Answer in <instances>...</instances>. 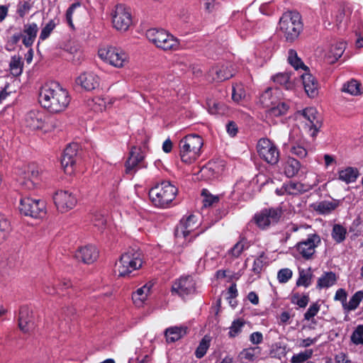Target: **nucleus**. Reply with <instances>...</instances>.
Wrapping results in <instances>:
<instances>
[{
	"instance_id": "obj_22",
	"label": "nucleus",
	"mask_w": 363,
	"mask_h": 363,
	"mask_svg": "<svg viewBox=\"0 0 363 363\" xmlns=\"http://www.w3.org/2000/svg\"><path fill=\"white\" fill-rule=\"evenodd\" d=\"M99 252L94 245H86L80 247L74 255L77 259L85 264H91L96 260Z\"/></svg>"
},
{
	"instance_id": "obj_54",
	"label": "nucleus",
	"mask_w": 363,
	"mask_h": 363,
	"mask_svg": "<svg viewBox=\"0 0 363 363\" xmlns=\"http://www.w3.org/2000/svg\"><path fill=\"white\" fill-rule=\"evenodd\" d=\"M9 230V221L6 218L0 215V242L6 238Z\"/></svg>"
},
{
	"instance_id": "obj_25",
	"label": "nucleus",
	"mask_w": 363,
	"mask_h": 363,
	"mask_svg": "<svg viewBox=\"0 0 363 363\" xmlns=\"http://www.w3.org/2000/svg\"><path fill=\"white\" fill-rule=\"evenodd\" d=\"M144 159V154L140 148L133 147L130 152V156L125 164V172L131 174L135 168Z\"/></svg>"
},
{
	"instance_id": "obj_14",
	"label": "nucleus",
	"mask_w": 363,
	"mask_h": 363,
	"mask_svg": "<svg viewBox=\"0 0 363 363\" xmlns=\"http://www.w3.org/2000/svg\"><path fill=\"white\" fill-rule=\"evenodd\" d=\"M321 240L317 234H310L308 238L296 244L297 252L306 259L312 257L315 252V248L320 244Z\"/></svg>"
},
{
	"instance_id": "obj_36",
	"label": "nucleus",
	"mask_w": 363,
	"mask_h": 363,
	"mask_svg": "<svg viewBox=\"0 0 363 363\" xmlns=\"http://www.w3.org/2000/svg\"><path fill=\"white\" fill-rule=\"evenodd\" d=\"M301 169V163L293 157H288L284 166V173L288 177L296 176Z\"/></svg>"
},
{
	"instance_id": "obj_26",
	"label": "nucleus",
	"mask_w": 363,
	"mask_h": 363,
	"mask_svg": "<svg viewBox=\"0 0 363 363\" xmlns=\"http://www.w3.org/2000/svg\"><path fill=\"white\" fill-rule=\"evenodd\" d=\"M152 286V284L151 283H147L133 293L132 299L137 307L143 306L150 294Z\"/></svg>"
},
{
	"instance_id": "obj_60",
	"label": "nucleus",
	"mask_w": 363,
	"mask_h": 363,
	"mask_svg": "<svg viewBox=\"0 0 363 363\" xmlns=\"http://www.w3.org/2000/svg\"><path fill=\"white\" fill-rule=\"evenodd\" d=\"M79 4H72L69 9H67L66 12V20L69 26L72 28H73V23H72V13L74 11V9L79 6Z\"/></svg>"
},
{
	"instance_id": "obj_61",
	"label": "nucleus",
	"mask_w": 363,
	"mask_h": 363,
	"mask_svg": "<svg viewBox=\"0 0 363 363\" xmlns=\"http://www.w3.org/2000/svg\"><path fill=\"white\" fill-rule=\"evenodd\" d=\"M263 340V335L260 332H254L250 335V341L254 345L260 344Z\"/></svg>"
},
{
	"instance_id": "obj_38",
	"label": "nucleus",
	"mask_w": 363,
	"mask_h": 363,
	"mask_svg": "<svg viewBox=\"0 0 363 363\" xmlns=\"http://www.w3.org/2000/svg\"><path fill=\"white\" fill-rule=\"evenodd\" d=\"M261 351H262L261 348L258 346L250 347L244 349L240 353L239 356L241 359H245L247 361H253L260 355Z\"/></svg>"
},
{
	"instance_id": "obj_30",
	"label": "nucleus",
	"mask_w": 363,
	"mask_h": 363,
	"mask_svg": "<svg viewBox=\"0 0 363 363\" xmlns=\"http://www.w3.org/2000/svg\"><path fill=\"white\" fill-rule=\"evenodd\" d=\"M279 91L277 89L269 88L265 90L261 95L259 101L262 106L267 108L272 106L273 104L277 103L280 99L278 95Z\"/></svg>"
},
{
	"instance_id": "obj_3",
	"label": "nucleus",
	"mask_w": 363,
	"mask_h": 363,
	"mask_svg": "<svg viewBox=\"0 0 363 363\" xmlns=\"http://www.w3.org/2000/svg\"><path fill=\"white\" fill-rule=\"evenodd\" d=\"M178 189L168 181L155 185L150 190L149 196L155 206L166 208L174 199Z\"/></svg>"
},
{
	"instance_id": "obj_62",
	"label": "nucleus",
	"mask_w": 363,
	"mask_h": 363,
	"mask_svg": "<svg viewBox=\"0 0 363 363\" xmlns=\"http://www.w3.org/2000/svg\"><path fill=\"white\" fill-rule=\"evenodd\" d=\"M293 301L299 307L305 308L308 303L309 298L306 296H303L301 297H294Z\"/></svg>"
},
{
	"instance_id": "obj_49",
	"label": "nucleus",
	"mask_w": 363,
	"mask_h": 363,
	"mask_svg": "<svg viewBox=\"0 0 363 363\" xmlns=\"http://www.w3.org/2000/svg\"><path fill=\"white\" fill-rule=\"evenodd\" d=\"M210 346V339L205 336L201 341L199 343V345L198 346L195 354L197 358H201L203 357L208 349Z\"/></svg>"
},
{
	"instance_id": "obj_27",
	"label": "nucleus",
	"mask_w": 363,
	"mask_h": 363,
	"mask_svg": "<svg viewBox=\"0 0 363 363\" xmlns=\"http://www.w3.org/2000/svg\"><path fill=\"white\" fill-rule=\"evenodd\" d=\"M301 79L304 89L310 97H314L318 94V84L315 77L310 73L306 72L301 74Z\"/></svg>"
},
{
	"instance_id": "obj_8",
	"label": "nucleus",
	"mask_w": 363,
	"mask_h": 363,
	"mask_svg": "<svg viewBox=\"0 0 363 363\" xmlns=\"http://www.w3.org/2000/svg\"><path fill=\"white\" fill-rule=\"evenodd\" d=\"M142 266L140 254L138 251L131 249L123 253L116 264L118 275L123 277Z\"/></svg>"
},
{
	"instance_id": "obj_39",
	"label": "nucleus",
	"mask_w": 363,
	"mask_h": 363,
	"mask_svg": "<svg viewBox=\"0 0 363 363\" xmlns=\"http://www.w3.org/2000/svg\"><path fill=\"white\" fill-rule=\"evenodd\" d=\"M342 91L352 96H357L362 94L360 84L354 79L345 83L342 87Z\"/></svg>"
},
{
	"instance_id": "obj_31",
	"label": "nucleus",
	"mask_w": 363,
	"mask_h": 363,
	"mask_svg": "<svg viewBox=\"0 0 363 363\" xmlns=\"http://www.w3.org/2000/svg\"><path fill=\"white\" fill-rule=\"evenodd\" d=\"M306 190L307 187L304 184L299 182H291L285 184L281 189H277V193L278 195H281L284 192L291 195H296Z\"/></svg>"
},
{
	"instance_id": "obj_21",
	"label": "nucleus",
	"mask_w": 363,
	"mask_h": 363,
	"mask_svg": "<svg viewBox=\"0 0 363 363\" xmlns=\"http://www.w3.org/2000/svg\"><path fill=\"white\" fill-rule=\"evenodd\" d=\"M224 163L223 161H211L203 167L200 173L205 179H210L217 177L224 170Z\"/></svg>"
},
{
	"instance_id": "obj_52",
	"label": "nucleus",
	"mask_w": 363,
	"mask_h": 363,
	"mask_svg": "<svg viewBox=\"0 0 363 363\" xmlns=\"http://www.w3.org/2000/svg\"><path fill=\"white\" fill-rule=\"evenodd\" d=\"M351 341L354 345H363V325H359L351 335Z\"/></svg>"
},
{
	"instance_id": "obj_46",
	"label": "nucleus",
	"mask_w": 363,
	"mask_h": 363,
	"mask_svg": "<svg viewBox=\"0 0 363 363\" xmlns=\"http://www.w3.org/2000/svg\"><path fill=\"white\" fill-rule=\"evenodd\" d=\"M203 196V203L205 207H210L218 203L219 197L211 194L208 191L203 189L201 194Z\"/></svg>"
},
{
	"instance_id": "obj_40",
	"label": "nucleus",
	"mask_w": 363,
	"mask_h": 363,
	"mask_svg": "<svg viewBox=\"0 0 363 363\" xmlns=\"http://www.w3.org/2000/svg\"><path fill=\"white\" fill-rule=\"evenodd\" d=\"M347 229L340 224H335L333 227L332 238L337 243H341L345 240Z\"/></svg>"
},
{
	"instance_id": "obj_41",
	"label": "nucleus",
	"mask_w": 363,
	"mask_h": 363,
	"mask_svg": "<svg viewBox=\"0 0 363 363\" xmlns=\"http://www.w3.org/2000/svg\"><path fill=\"white\" fill-rule=\"evenodd\" d=\"M208 110L211 114L224 115L227 113V106L220 102L208 101Z\"/></svg>"
},
{
	"instance_id": "obj_28",
	"label": "nucleus",
	"mask_w": 363,
	"mask_h": 363,
	"mask_svg": "<svg viewBox=\"0 0 363 363\" xmlns=\"http://www.w3.org/2000/svg\"><path fill=\"white\" fill-rule=\"evenodd\" d=\"M38 31V25L35 23H26L23 26V43L26 47L31 46L37 36Z\"/></svg>"
},
{
	"instance_id": "obj_1",
	"label": "nucleus",
	"mask_w": 363,
	"mask_h": 363,
	"mask_svg": "<svg viewBox=\"0 0 363 363\" xmlns=\"http://www.w3.org/2000/svg\"><path fill=\"white\" fill-rule=\"evenodd\" d=\"M39 102L51 113H60L66 109L70 97L66 89L59 84L52 82L43 86L39 94Z\"/></svg>"
},
{
	"instance_id": "obj_45",
	"label": "nucleus",
	"mask_w": 363,
	"mask_h": 363,
	"mask_svg": "<svg viewBox=\"0 0 363 363\" xmlns=\"http://www.w3.org/2000/svg\"><path fill=\"white\" fill-rule=\"evenodd\" d=\"M313 350H306L303 352H299L292 356L291 359V363H303L309 359L313 355Z\"/></svg>"
},
{
	"instance_id": "obj_48",
	"label": "nucleus",
	"mask_w": 363,
	"mask_h": 363,
	"mask_svg": "<svg viewBox=\"0 0 363 363\" xmlns=\"http://www.w3.org/2000/svg\"><path fill=\"white\" fill-rule=\"evenodd\" d=\"M248 247L245 240H242L238 242L233 248L229 250V255L233 257H238L241 253Z\"/></svg>"
},
{
	"instance_id": "obj_63",
	"label": "nucleus",
	"mask_w": 363,
	"mask_h": 363,
	"mask_svg": "<svg viewBox=\"0 0 363 363\" xmlns=\"http://www.w3.org/2000/svg\"><path fill=\"white\" fill-rule=\"evenodd\" d=\"M263 267V255H260L259 257L255 259L252 269L255 273H259Z\"/></svg>"
},
{
	"instance_id": "obj_51",
	"label": "nucleus",
	"mask_w": 363,
	"mask_h": 363,
	"mask_svg": "<svg viewBox=\"0 0 363 363\" xmlns=\"http://www.w3.org/2000/svg\"><path fill=\"white\" fill-rule=\"evenodd\" d=\"M245 97V91L242 85L233 86L232 99L235 103L240 102Z\"/></svg>"
},
{
	"instance_id": "obj_35",
	"label": "nucleus",
	"mask_w": 363,
	"mask_h": 363,
	"mask_svg": "<svg viewBox=\"0 0 363 363\" xmlns=\"http://www.w3.org/2000/svg\"><path fill=\"white\" fill-rule=\"evenodd\" d=\"M288 109V104L280 99L277 103L273 104L272 106H269L267 112L270 116L278 117L286 114Z\"/></svg>"
},
{
	"instance_id": "obj_18",
	"label": "nucleus",
	"mask_w": 363,
	"mask_h": 363,
	"mask_svg": "<svg viewBox=\"0 0 363 363\" xmlns=\"http://www.w3.org/2000/svg\"><path fill=\"white\" fill-rule=\"evenodd\" d=\"M172 290L180 296L193 294L196 291L195 281L190 276L182 277L173 284Z\"/></svg>"
},
{
	"instance_id": "obj_56",
	"label": "nucleus",
	"mask_w": 363,
	"mask_h": 363,
	"mask_svg": "<svg viewBox=\"0 0 363 363\" xmlns=\"http://www.w3.org/2000/svg\"><path fill=\"white\" fill-rule=\"evenodd\" d=\"M291 152L299 158H304L308 154L306 149L300 145H293L291 147Z\"/></svg>"
},
{
	"instance_id": "obj_13",
	"label": "nucleus",
	"mask_w": 363,
	"mask_h": 363,
	"mask_svg": "<svg viewBox=\"0 0 363 363\" xmlns=\"http://www.w3.org/2000/svg\"><path fill=\"white\" fill-rule=\"evenodd\" d=\"M53 200L57 210L61 213L72 209L77 202L75 195L67 190L56 191L53 196Z\"/></svg>"
},
{
	"instance_id": "obj_6",
	"label": "nucleus",
	"mask_w": 363,
	"mask_h": 363,
	"mask_svg": "<svg viewBox=\"0 0 363 363\" xmlns=\"http://www.w3.org/2000/svg\"><path fill=\"white\" fill-rule=\"evenodd\" d=\"M296 118L300 121V130L303 135L314 138L320 126L317 117V111L312 107L306 108L296 113Z\"/></svg>"
},
{
	"instance_id": "obj_7",
	"label": "nucleus",
	"mask_w": 363,
	"mask_h": 363,
	"mask_svg": "<svg viewBox=\"0 0 363 363\" xmlns=\"http://www.w3.org/2000/svg\"><path fill=\"white\" fill-rule=\"evenodd\" d=\"M99 57L116 68L124 67L129 62V56L120 48L105 46L99 50Z\"/></svg>"
},
{
	"instance_id": "obj_4",
	"label": "nucleus",
	"mask_w": 363,
	"mask_h": 363,
	"mask_svg": "<svg viewBox=\"0 0 363 363\" xmlns=\"http://www.w3.org/2000/svg\"><path fill=\"white\" fill-rule=\"evenodd\" d=\"M279 28L286 40L294 41L302 29L301 17L296 12H286L280 18Z\"/></svg>"
},
{
	"instance_id": "obj_50",
	"label": "nucleus",
	"mask_w": 363,
	"mask_h": 363,
	"mask_svg": "<svg viewBox=\"0 0 363 363\" xmlns=\"http://www.w3.org/2000/svg\"><path fill=\"white\" fill-rule=\"evenodd\" d=\"M244 325L245 322L242 319H237L234 320L229 328V336L230 337H235L240 334Z\"/></svg>"
},
{
	"instance_id": "obj_33",
	"label": "nucleus",
	"mask_w": 363,
	"mask_h": 363,
	"mask_svg": "<svg viewBox=\"0 0 363 363\" xmlns=\"http://www.w3.org/2000/svg\"><path fill=\"white\" fill-rule=\"evenodd\" d=\"M186 327H171L165 330V337L167 342H174L186 334Z\"/></svg>"
},
{
	"instance_id": "obj_34",
	"label": "nucleus",
	"mask_w": 363,
	"mask_h": 363,
	"mask_svg": "<svg viewBox=\"0 0 363 363\" xmlns=\"http://www.w3.org/2000/svg\"><path fill=\"white\" fill-rule=\"evenodd\" d=\"M359 176L357 169L347 167L338 172V179L346 184L354 182Z\"/></svg>"
},
{
	"instance_id": "obj_19",
	"label": "nucleus",
	"mask_w": 363,
	"mask_h": 363,
	"mask_svg": "<svg viewBox=\"0 0 363 363\" xmlns=\"http://www.w3.org/2000/svg\"><path fill=\"white\" fill-rule=\"evenodd\" d=\"M235 73V69L230 63L216 66L209 71L212 79L216 82L229 79L234 76Z\"/></svg>"
},
{
	"instance_id": "obj_42",
	"label": "nucleus",
	"mask_w": 363,
	"mask_h": 363,
	"mask_svg": "<svg viewBox=\"0 0 363 363\" xmlns=\"http://www.w3.org/2000/svg\"><path fill=\"white\" fill-rule=\"evenodd\" d=\"M362 299L363 291H358L352 296L348 303L346 302V306H345L344 308L349 311H354L358 307L359 303L362 301Z\"/></svg>"
},
{
	"instance_id": "obj_11",
	"label": "nucleus",
	"mask_w": 363,
	"mask_h": 363,
	"mask_svg": "<svg viewBox=\"0 0 363 363\" xmlns=\"http://www.w3.org/2000/svg\"><path fill=\"white\" fill-rule=\"evenodd\" d=\"M112 24L114 28L125 31L132 23L130 9L123 4L117 5L111 13Z\"/></svg>"
},
{
	"instance_id": "obj_23",
	"label": "nucleus",
	"mask_w": 363,
	"mask_h": 363,
	"mask_svg": "<svg viewBox=\"0 0 363 363\" xmlns=\"http://www.w3.org/2000/svg\"><path fill=\"white\" fill-rule=\"evenodd\" d=\"M25 123L30 129H42L45 123V113L37 110L30 111L26 116Z\"/></svg>"
},
{
	"instance_id": "obj_2",
	"label": "nucleus",
	"mask_w": 363,
	"mask_h": 363,
	"mask_svg": "<svg viewBox=\"0 0 363 363\" xmlns=\"http://www.w3.org/2000/svg\"><path fill=\"white\" fill-rule=\"evenodd\" d=\"M203 140L197 134H189L180 140L179 155L182 162L189 164L195 161L201 153Z\"/></svg>"
},
{
	"instance_id": "obj_55",
	"label": "nucleus",
	"mask_w": 363,
	"mask_h": 363,
	"mask_svg": "<svg viewBox=\"0 0 363 363\" xmlns=\"http://www.w3.org/2000/svg\"><path fill=\"white\" fill-rule=\"evenodd\" d=\"M55 26L56 24L52 20L50 21L42 29L39 37L40 39L41 40H45V39H47L50 35L51 32L55 28Z\"/></svg>"
},
{
	"instance_id": "obj_17",
	"label": "nucleus",
	"mask_w": 363,
	"mask_h": 363,
	"mask_svg": "<svg viewBox=\"0 0 363 363\" xmlns=\"http://www.w3.org/2000/svg\"><path fill=\"white\" fill-rule=\"evenodd\" d=\"M281 216V211L278 208L264 209L255 216V221L257 225L265 229L277 223Z\"/></svg>"
},
{
	"instance_id": "obj_24",
	"label": "nucleus",
	"mask_w": 363,
	"mask_h": 363,
	"mask_svg": "<svg viewBox=\"0 0 363 363\" xmlns=\"http://www.w3.org/2000/svg\"><path fill=\"white\" fill-rule=\"evenodd\" d=\"M32 311L27 306H23L19 311L18 327L23 333L28 332L33 326Z\"/></svg>"
},
{
	"instance_id": "obj_32",
	"label": "nucleus",
	"mask_w": 363,
	"mask_h": 363,
	"mask_svg": "<svg viewBox=\"0 0 363 363\" xmlns=\"http://www.w3.org/2000/svg\"><path fill=\"white\" fill-rule=\"evenodd\" d=\"M339 201H322L313 205V209L320 214H328L333 211L338 206Z\"/></svg>"
},
{
	"instance_id": "obj_58",
	"label": "nucleus",
	"mask_w": 363,
	"mask_h": 363,
	"mask_svg": "<svg viewBox=\"0 0 363 363\" xmlns=\"http://www.w3.org/2000/svg\"><path fill=\"white\" fill-rule=\"evenodd\" d=\"M218 3L216 0H205L204 9L208 13H212L218 9Z\"/></svg>"
},
{
	"instance_id": "obj_10",
	"label": "nucleus",
	"mask_w": 363,
	"mask_h": 363,
	"mask_svg": "<svg viewBox=\"0 0 363 363\" xmlns=\"http://www.w3.org/2000/svg\"><path fill=\"white\" fill-rule=\"evenodd\" d=\"M261 159L270 164H276L279 160V151L274 143L267 138H261L257 145Z\"/></svg>"
},
{
	"instance_id": "obj_9",
	"label": "nucleus",
	"mask_w": 363,
	"mask_h": 363,
	"mask_svg": "<svg viewBox=\"0 0 363 363\" xmlns=\"http://www.w3.org/2000/svg\"><path fill=\"white\" fill-rule=\"evenodd\" d=\"M19 211L26 216L41 218L46 213L45 203L40 199H33L30 197L22 198L20 201Z\"/></svg>"
},
{
	"instance_id": "obj_47",
	"label": "nucleus",
	"mask_w": 363,
	"mask_h": 363,
	"mask_svg": "<svg viewBox=\"0 0 363 363\" xmlns=\"http://www.w3.org/2000/svg\"><path fill=\"white\" fill-rule=\"evenodd\" d=\"M320 311V305L318 303H314L309 306L307 311L304 314V319L311 321L312 323L315 324L314 317L318 314Z\"/></svg>"
},
{
	"instance_id": "obj_57",
	"label": "nucleus",
	"mask_w": 363,
	"mask_h": 363,
	"mask_svg": "<svg viewBox=\"0 0 363 363\" xmlns=\"http://www.w3.org/2000/svg\"><path fill=\"white\" fill-rule=\"evenodd\" d=\"M292 277V271L289 269H281L279 271L277 278L279 282L286 283Z\"/></svg>"
},
{
	"instance_id": "obj_16",
	"label": "nucleus",
	"mask_w": 363,
	"mask_h": 363,
	"mask_svg": "<svg viewBox=\"0 0 363 363\" xmlns=\"http://www.w3.org/2000/svg\"><path fill=\"white\" fill-rule=\"evenodd\" d=\"M40 170L35 164H30L23 167L20 172L21 183L26 189H33L38 182Z\"/></svg>"
},
{
	"instance_id": "obj_53",
	"label": "nucleus",
	"mask_w": 363,
	"mask_h": 363,
	"mask_svg": "<svg viewBox=\"0 0 363 363\" xmlns=\"http://www.w3.org/2000/svg\"><path fill=\"white\" fill-rule=\"evenodd\" d=\"M311 273L305 270L299 271V277L296 281L298 286H308L311 283Z\"/></svg>"
},
{
	"instance_id": "obj_64",
	"label": "nucleus",
	"mask_w": 363,
	"mask_h": 363,
	"mask_svg": "<svg viewBox=\"0 0 363 363\" xmlns=\"http://www.w3.org/2000/svg\"><path fill=\"white\" fill-rule=\"evenodd\" d=\"M318 337H315V338L308 337L306 339H302L300 340L299 346L301 347H308L313 345L314 343H315L318 341Z\"/></svg>"
},
{
	"instance_id": "obj_44",
	"label": "nucleus",
	"mask_w": 363,
	"mask_h": 363,
	"mask_svg": "<svg viewBox=\"0 0 363 363\" xmlns=\"http://www.w3.org/2000/svg\"><path fill=\"white\" fill-rule=\"evenodd\" d=\"M288 61L296 69L299 68H306V66L301 60L298 57L297 52L294 50L291 49L289 50Z\"/></svg>"
},
{
	"instance_id": "obj_29",
	"label": "nucleus",
	"mask_w": 363,
	"mask_h": 363,
	"mask_svg": "<svg viewBox=\"0 0 363 363\" xmlns=\"http://www.w3.org/2000/svg\"><path fill=\"white\" fill-rule=\"evenodd\" d=\"M345 49V43H337L331 45L326 51L325 58L330 64L335 62L343 54Z\"/></svg>"
},
{
	"instance_id": "obj_12",
	"label": "nucleus",
	"mask_w": 363,
	"mask_h": 363,
	"mask_svg": "<svg viewBox=\"0 0 363 363\" xmlns=\"http://www.w3.org/2000/svg\"><path fill=\"white\" fill-rule=\"evenodd\" d=\"M199 224L197 223L196 217L194 215H190L186 218H184L180 220L179 224L177 226L175 229V236L177 238H184L188 239V237L190 236L189 240L190 241L192 238H195L198 234H194L191 235L194 233V230H196L198 227Z\"/></svg>"
},
{
	"instance_id": "obj_37",
	"label": "nucleus",
	"mask_w": 363,
	"mask_h": 363,
	"mask_svg": "<svg viewBox=\"0 0 363 363\" xmlns=\"http://www.w3.org/2000/svg\"><path fill=\"white\" fill-rule=\"evenodd\" d=\"M337 281V277L335 273L325 272L317 281V287L319 289L328 288L333 286Z\"/></svg>"
},
{
	"instance_id": "obj_15",
	"label": "nucleus",
	"mask_w": 363,
	"mask_h": 363,
	"mask_svg": "<svg viewBox=\"0 0 363 363\" xmlns=\"http://www.w3.org/2000/svg\"><path fill=\"white\" fill-rule=\"evenodd\" d=\"M78 150V144L72 143L67 146L64 150L61 158V164L65 172L67 174H72L74 171Z\"/></svg>"
},
{
	"instance_id": "obj_5",
	"label": "nucleus",
	"mask_w": 363,
	"mask_h": 363,
	"mask_svg": "<svg viewBox=\"0 0 363 363\" xmlns=\"http://www.w3.org/2000/svg\"><path fill=\"white\" fill-rule=\"evenodd\" d=\"M146 37L157 48L163 50H177L179 48V40L163 29H149L146 32Z\"/></svg>"
},
{
	"instance_id": "obj_20",
	"label": "nucleus",
	"mask_w": 363,
	"mask_h": 363,
	"mask_svg": "<svg viewBox=\"0 0 363 363\" xmlns=\"http://www.w3.org/2000/svg\"><path fill=\"white\" fill-rule=\"evenodd\" d=\"M76 83L86 91H92L99 86L100 79L92 72H85L76 79Z\"/></svg>"
},
{
	"instance_id": "obj_43",
	"label": "nucleus",
	"mask_w": 363,
	"mask_h": 363,
	"mask_svg": "<svg viewBox=\"0 0 363 363\" xmlns=\"http://www.w3.org/2000/svg\"><path fill=\"white\" fill-rule=\"evenodd\" d=\"M274 82L283 85L286 89L292 87L293 84L291 82V76L288 73H279L273 77Z\"/></svg>"
},
{
	"instance_id": "obj_59",
	"label": "nucleus",
	"mask_w": 363,
	"mask_h": 363,
	"mask_svg": "<svg viewBox=\"0 0 363 363\" xmlns=\"http://www.w3.org/2000/svg\"><path fill=\"white\" fill-rule=\"evenodd\" d=\"M347 293L345 289H339L335 295V300L340 301L343 308L346 306Z\"/></svg>"
}]
</instances>
